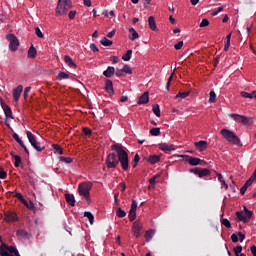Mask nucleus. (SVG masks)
I'll use <instances>...</instances> for the list:
<instances>
[{
	"label": "nucleus",
	"mask_w": 256,
	"mask_h": 256,
	"mask_svg": "<svg viewBox=\"0 0 256 256\" xmlns=\"http://www.w3.org/2000/svg\"><path fill=\"white\" fill-rule=\"evenodd\" d=\"M17 143H19V145L24 148L25 153L29 154V149H27V146H25V143H23V140H19Z\"/></svg>",
	"instance_id": "52"
},
{
	"label": "nucleus",
	"mask_w": 256,
	"mask_h": 256,
	"mask_svg": "<svg viewBox=\"0 0 256 256\" xmlns=\"http://www.w3.org/2000/svg\"><path fill=\"white\" fill-rule=\"evenodd\" d=\"M187 159L186 161L189 163V165H192L193 167H196V165H199L201 163V159L195 158L193 156H185Z\"/></svg>",
	"instance_id": "18"
},
{
	"label": "nucleus",
	"mask_w": 256,
	"mask_h": 256,
	"mask_svg": "<svg viewBox=\"0 0 256 256\" xmlns=\"http://www.w3.org/2000/svg\"><path fill=\"white\" fill-rule=\"evenodd\" d=\"M221 223L224 225V227H227V229H231V221H229V219L223 218Z\"/></svg>",
	"instance_id": "44"
},
{
	"label": "nucleus",
	"mask_w": 256,
	"mask_h": 256,
	"mask_svg": "<svg viewBox=\"0 0 256 256\" xmlns=\"http://www.w3.org/2000/svg\"><path fill=\"white\" fill-rule=\"evenodd\" d=\"M174 49H176V51H179V49H183V41H180L177 44H175Z\"/></svg>",
	"instance_id": "56"
},
{
	"label": "nucleus",
	"mask_w": 256,
	"mask_h": 256,
	"mask_svg": "<svg viewBox=\"0 0 256 256\" xmlns=\"http://www.w3.org/2000/svg\"><path fill=\"white\" fill-rule=\"evenodd\" d=\"M64 61L67 63L68 67H73L74 69H77V64L73 62V59L69 55L64 56Z\"/></svg>",
	"instance_id": "21"
},
{
	"label": "nucleus",
	"mask_w": 256,
	"mask_h": 256,
	"mask_svg": "<svg viewBox=\"0 0 256 256\" xmlns=\"http://www.w3.org/2000/svg\"><path fill=\"white\" fill-rule=\"evenodd\" d=\"M231 119L236 121V123H242L243 125H249V118L239 114H230Z\"/></svg>",
	"instance_id": "9"
},
{
	"label": "nucleus",
	"mask_w": 256,
	"mask_h": 256,
	"mask_svg": "<svg viewBox=\"0 0 256 256\" xmlns=\"http://www.w3.org/2000/svg\"><path fill=\"white\" fill-rule=\"evenodd\" d=\"M112 151L115 153H110L106 158V165L108 169H115L120 163L123 171L129 169V154L125 151V148L121 144H114L111 146Z\"/></svg>",
	"instance_id": "1"
},
{
	"label": "nucleus",
	"mask_w": 256,
	"mask_h": 256,
	"mask_svg": "<svg viewBox=\"0 0 256 256\" xmlns=\"http://www.w3.org/2000/svg\"><path fill=\"white\" fill-rule=\"evenodd\" d=\"M116 215H117V217L123 218V217H126L127 212H125V210H123L121 208H118L116 211Z\"/></svg>",
	"instance_id": "41"
},
{
	"label": "nucleus",
	"mask_w": 256,
	"mask_h": 256,
	"mask_svg": "<svg viewBox=\"0 0 256 256\" xmlns=\"http://www.w3.org/2000/svg\"><path fill=\"white\" fill-rule=\"evenodd\" d=\"M26 135L29 143L36 151L41 152L43 151V149H45V146H41V143H39L37 139H35V135H33V133L27 131Z\"/></svg>",
	"instance_id": "6"
},
{
	"label": "nucleus",
	"mask_w": 256,
	"mask_h": 256,
	"mask_svg": "<svg viewBox=\"0 0 256 256\" xmlns=\"http://www.w3.org/2000/svg\"><path fill=\"white\" fill-rule=\"evenodd\" d=\"M148 25H149L151 31H157V24L155 23V17L150 16L148 18Z\"/></svg>",
	"instance_id": "23"
},
{
	"label": "nucleus",
	"mask_w": 256,
	"mask_h": 256,
	"mask_svg": "<svg viewBox=\"0 0 256 256\" xmlns=\"http://www.w3.org/2000/svg\"><path fill=\"white\" fill-rule=\"evenodd\" d=\"M90 49L91 51H93V53L99 52V48H97V46L94 43L90 44Z\"/></svg>",
	"instance_id": "58"
},
{
	"label": "nucleus",
	"mask_w": 256,
	"mask_h": 256,
	"mask_svg": "<svg viewBox=\"0 0 256 256\" xmlns=\"http://www.w3.org/2000/svg\"><path fill=\"white\" fill-rule=\"evenodd\" d=\"M191 95V92H179L176 96L175 99H180V101H183V99H187Z\"/></svg>",
	"instance_id": "28"
},
{
	"label": "nucleus",
	"mask_w": 256,
	"mask_h": 256,
	"mask_svg": "<svg viewBox=\"0 0 256 256\" xmlns=\"http://www.w3.org/2000/svg\"><path fill=\"white\" fill-rule=\"evenodd\" d=\"M131 55H133V50H127V52L122 56L123 61H131Z\"/></svg>",
	"instance_id": "33"
},
{
	"label": "nucleus",
	"mask_w": 256,
	"mask_h": 256,
	"mask_svg": "<svg viewBox=\"0 0 256 256\" xmlns=\"http://www.w3.org/2000/svg\"><path fill=\"white\" fill-rule=\"evenodd\" d=\"M231 240H232V243H239V234L233 233L231 235Z\"/></svg>",
	"instance_id": "47"
},
{
	"label": "nucleus",
	"mask_w": 256,
	"mask_h": 256,
	"mask_svg": "<svg viewBox=\"0 0 256 256\" xmlns=\"http://www.w3.org/2000/svg\"><path fill=\"white\" fill-rule=\"evenodd\" d=\"M194 145L198 151H205L207 149V141L205 140L195 142Z\"/></svg>",
	"instance_id": "15"
},
{
	"label": "nucleus",
	"mask_w": 256,
	"mask_h": 256,
	"mask_svg": "<svg viewBox=\"0 0 256 256\" xmlns=\"http://www.w3.org/2000/svg\"><path fill=\"white\" fill-rule=\"evenodd\" d=\"M152 111L156 117H161V109L159 108V104L154 105Z\"/></svg>",
	"instance_id": "36"
},
{
	"label": "nucleus",
	"mask_w": 256,
	"mask_h": 256,
	"mask_svg": "<svg viewBox=\"0 0 256 256\" xmlns=\"http://www.w3.org/2000/svg\"><path fill=\"white\" fill-rule=\"evenodd\" d=\"M84 217H87V219L90 221V224L93 225V221L95 219V217L93 216V213L84 212Z\"/></svg>",
	"instance_id": "38"
},
{
	"label": "nucleus",
	"mask_w": 256,
	"mask_h": 256,
	"mask_svg": "<svg viewBox=\"0 0 256 256\" xmlns=\"http://www.w3.org/2000/svg\"><path fill=\"white\" fill-rule=\"evenodd\" d=\"M133 70H131V66L124 65L122 69H116V77H123V75H131Z\"/></svg>",
	"instance_id": "10"
},
{
	"label": "nucleus",
	"mask_w": 256,
	"mask_h": 256,
	"mask_svg": "<svg viewBox=\"0 0 256 256\" xmlns=\"http://www.w3.org/2000/svg\"><path fill=\"white\" fill-rule=\"evenodd\" d=\"M229 47H231V34L226 36V43L224 46V51H229Z\"/></svg>",
	"instance_id": "34"
},
{
	"label": "nucleus",
	"mask_w": 256,
	"mask_h": 256,
	"mask_svg": "<svg viewBox=\"0 0 256 256\" xmlns=\"http://www.w3.org/2000/svg\"><path fill=\"white\" fill-rule=\"evenodd\" d=\"M52 147L58 152V155H63V148L59 144H53Z\"/></svg>",
	"instance_id": "43"
},
{
	"label": "nucleus",
	"mask_w": 256,
	"mask_h": 256,
	"mask_svg": "<svg viewBox=\"0 0 256 256\" xmlns=\"http://www.w3.org/2000/svg\"><path fill=\"white\" fill-rule=\"evenodd\" d=\"M17 143H19V145L24 148L25 153L29 154V149H27V146H25V143H23V140H19Z\"/></svg>",
	"instance_id": "53"
},
{
	"label": "nucleus",
	"mask_w": 256,
	"mask_h": 256,
	"mask_svg": "<svg viewBox=\"0 0 256 256\" xmlns=\"http://www.w3.org/2000/svg\"><path fill=\"white\" fill-rule=\"evenodd\" d=\"M220 134L222 135L223 139L228 141V143H231L232 145H239L240 147L243 145L241 144V139L239 136L233 133V131L223 128L220 131Z\"/></svg>",
	"instance_id": "2"
},
{
	"label": "nucleus",
	"mask_w": 256,
	"mask_h": 256,
	"mask_svg": "<svg viewBox=\"0 0 256 256\" xmlns=\"http://www.w3.org/2000/svg\"><path fill=\"white\" fill-rule=\"evenodd\" d=\"M93 187V183L91 182H82L78 185V193L81 197H84L86 201L91 199V189Z\"/></svg>",
	"instance_id": "3"
},
{
	"label": "nucleus",
	"mask_w": 256,
	"mask_h": 256,
	"mask_svg": "<svg viewBox=\"0 0 256 256\" xmlns=\"http://www.w3.org/2000/svg\"><path fill=\"white\" fill-rule=\"evenodd\" d=\"M17 143H19V145L24 148L25 153L29 154V149H27V146H25V143H23V140H19Z\"/></svg>",
	"instance_id": "51"
},
{
	"label": "nucleus",
	"mask_w": 256,
	"mask_h": 256,
	"mask_svg": "<svg viewBox=\"0 0 256 256\" xmlns=\"http://www.w3.org/2000/svg\"><path fill=\"white\" fill-rule=\"evenodd\" d=\"M58 79H59V81H62V79H69V74H67L65 72H60L58 74Z\"/></svg>",
	"instance_id": "46"
},
{
	"label": "nucleus",
	"mask_w": 256,
	"mask_h": 256,
	"mask_svg": "<svg viewBox=\"0 0 256 256\" xmlns=\"http://www.w3.org/2000/svg\"><path fill=\"white\" fill-rule=\"evenodd\" d=\"M28 57L31 59H35V57H37V49L33 47V45L28 50Z\"/></svg>",
	"instance_id": "29"
},
{
	"label": "nucleus",
	"mask_w": 256,
	"mask_h": 256,
	"mask_svg": "<svg viewBox=\"0 0 256 256\" xmlns=\"http://www.w3.org/2000/svg\"><path fill=\"white\" fill-rule=\"evenodd\" d=\"M101 45H103L104 47H111V45H113V41L107 39L106 37L102 38L100 40Z\"/></svg>",
	"instance_id": "32"
},
{
	"label": "nucleus",
	"mask_w": 256,
	"mask_h": 256,
	"mask_svg": "<svg viewBox=\"0 0 256 256\" xmlns=\"http://www.w3.org/2000/svg\"><path fill=\"white\" fill-rule=\"evenodd\" d=\"M209 103H215L217 101V94H215V91L210 92V98H209Z\"/></svg>",
	"instance_id": "42"
},
{
	"label": "nucleus",
	"mask_w": 256,
	"mask_h": 256,
	"mask_svg": "<svg viewBox=\"0 0 256 256\" xmlns=\"http://www.w3.org/2000/svg\"><path fill=\"white\" fill-rule=\"evenodd\" d=\"M141 158H139V154H136L134 156V160H133V167H137V163H139Z\"/></svg>",
	"instance_id": "54"
},
{
	"label": "nucleus",
	"mask_w": 256,
	"mask_h": 256,
	"mask_svg": "<svg viewBox=\"0 0 256 256\" xmlns=\"http://www.w3.org/2000/svg\"><path fill=\"white\" fill-rule=\"evenodd\" d=\"M200 171H201V168L190 169V173H194V175H198V176H199Z\"/></svg>",
	"instance_id": "59"
},
{
	"label": "nucleus",
	"mask_w": 256,
	"mask_h": 256,
	"mask_svg": "<svg viewBox=\"0 0 256 256\" xmlns=\"http://www.w3.org/2000/svg\"><path fill=\"white\" fill-rule=\"evenodd\" d=\"M159 177V175H156V176H154L153 178H151L150 180H149V183H150V185H155V183H157V178Z\"/></svg>",
	"instance_id": "61"
},
{
	"label": "nucleus",
	"mask_w": 256,
	"mask_h": 256,
	"mask_svg": "<svg viewBox=\"0 0 256 256\" xmlns=\"http://www.w3.org/2000/svg\"><path fill=\"white\" fill-rule=\"evenodd\" d=\"M4 113H5L6 119H13V111L11 110V107L5 106Z\"/></svg>",
	"instance_id": "27"
},
{
	"label": "nucleus",
	"mask_w": 256,
	"mask_h": 256,
	"mask_svg": "<svg viewBox=\"0 0 256 256\" xmlns=\"http://www.w3.org/2000/svg\"><path fill=\"white\" fill-rule=\"evenodd\" d=\"M116 74L115 67L109 66L104 72V77H107V79H111Z\"/></svg>",
	"instance_id": "14"
},
{
	"label": "nucleus",
	"mask_w": 256,
	"mask_h": 256,
	"mask_svg": "<svg viewBox=\"0 0 256 256\" xmlns=\"http://www.w3.org/2000/svg\"><path fill=\"white\" fill-rule=\"evenodd\" d=\"M141 229H143V223L141 221H135L132 225V233L134 237H141Z\"/></svg>",
	"instance_id": "8"
},
{
	"label": "nucleus",
	"mask_w": 256,
	"mask_h": 256,
	"mask_svg": "<svg viewBox=\"0 0 256 256\" xmlns=\"http://www.w3.org/2000/svg\"><path fill=\"white\" fill-rule=\"evenodd\" d=\"M216 175L218 177V181H220V183H224V189H229V185H227V182H225L223 175L221 173H217V172H216Z\"/></svg>",
	"instance_id": "35"
},
{
	"label": "nucleus",
	"mask_w": 256,
	"mask_h": 256,
	"mask_svg": "<svg viewBox=\"0 0 256 256\" xmlns=\"http://www.w3.org/2000/svg\"><path fill=\"white\" fill-rule=\"evenodd\" d=\"M130 221H135L137 217V211L130 210L128 215Z\"/></svg>",
	"instance_id": "45"
},
{
	"label": "nucleus",
	"mask_w": 256,
	"mask_h": 256,
	"mask_svg": "<svg viewBox=\"0 0 256 256\" xmlns=\"http://www.w3.org/2000/svg\"><path fill=\"white\" fill-rule=\"evenodd\" d=\"M242 97H244L245 99H253V93H247V92H241Z\"/></svg>",
	"instance_id": "49"
},
{
	"label": "nucleus",
	"mask_w": 256,
	"mask_h": 256,
	"mask_svg": "<svg viewBox=\"0 0 256 256\" xmlns=\"http://www.w3.org/2000/svg\"><path fill=\"white\" fill-rule=\"evenodd\" d=\"M7 41H9V49L12 51H17L19 49V39L15 34H8L6 36Z\"/></svg>",
	"instance_id": "7"
},
{
	"label": "nucleus",
	"mask_w": 256,
	"mask_h": 256,
	"mask_svg": "<svg viewBox=\"0 0 256 256\" xmlns=\"http://www.w3.org/2000/svg\"><path fill=\"white\" fill-rule=\"evenodd\" d=\"M129 39L130 41H135V39H139V33H137V30L135 28L129 29Z\"/></svg>",
	"instance_id": "20"
},
{
	"label": "nucleus",
	"mask_w": 256,
	"mask_h": 256,
	"mask_svg": "<svg viewBox=\"0 0 256 256\" xmlns=\"http://www.w3.org/2000/svg\"><path fill=\"white\" fill-rule=\"evenodd\" d=\"M19 217H17V214L15 212H6L4 215V221L6 223H11L13 221H17Z\"/></svg>",
	"instance_id": "11"
},
{
	"label": "nucleus",
	"mask_w": 256,
	"mask_h": 256,
	"mask_svg": "<svg viewBox=\"0 0 256 256\" xmlns=\"http://www.w3.org/2000/svg\"><path fill=\"white\" fill-rule=\"evenodd\" d=\"M150 134L153 136V137H158V135H161V128H152L150 130Z\"/></svg>",
	"instance_id": "37"
},
{
	"label": "nucleus",
	"mask_w": 256,
	"mask_h": 256,
	"mask_svg": "<svg viewBox=\"0 0 256 256\" xmlns=\"http://www.w3.org/2000/svg\"><path fill=\"white\" fill-rule=\"evenodd\" d=\"M159 149H161V151H175V146L169 143H160Z\"/></svg>",
	"instance_id": "17"
},
{
	"label": "nucleus",
	"mask_w": 256,
	"mask_h": 256,
	"mask_svg": "<svg viewBox=\"0 0 256 256\" xmlns=\"http://www.w3.org/2000/svg\"><path fill=\"white\" fill-rule=\"evenodd\" d=\"M250 251L253 256H256V246H251Z\"/></svg>",
	"instance_id": "64"
},
{
	"label": "nucleus",
	"mask_w": 256,
	"mask_h": 256,
	"mask_svg": "<svg viewBox=\"0 0 256 256\" xmlns=\"http://www.w3.org/2000/svg\"><path fill=\"white\" fill-rule=\"evenodd\" d=\"M130 211H137V202L135 200L132 201Z\"/></svg>",
	"instance_id": "60"
},
{
	"label": "nucleus",
	"mask_w": 256,
	"mask_h": 256,
	"mask_svg": "<svg viewBox=\"0 0 256 256\" xmlns=\"http://www.w3.org/2000/svg\"><path fill=\"white\" fill-rule=\"evenodd\" d=\"M161 157H159L158 155H152L148 158L149 163H151V165H155V163H159Z\"/></svg>",
	"instance_id": "31"
},
{
	"label": "nucleus",
	"mask_w": 256,
	"mask_h": 256,
	"mask_svg": "<svg viewBox=\"0 0 256 256\" xmlns=\"http://www.w3.org/2000/svg\"><path fill=\"white\" fill-rule=\"evenodd\" d=\"M252 185H253V182L250 179H248L240 189L241 195H245V193L247 192V189H249V187H251Z\"/></svg>",
	"instance_id": "22"
},
{
	"label": "nucleus",
	"mask_w": 256,
	"mask_h": 256,
	"mask_svg": "<svg viewBox=\"0 0 256 256\" xmlns=\"http://www.w3.org/2000/svg\"><path fill=\"white\" fill-rule=\"evenodd\" d=\"M66 203L71 207H75V196L73 194H65Z\"/></svg>",
	"instance_id": "19"
},
{
	"label": "nucleus",
	"mask_w": 256,
	"mask_h": 256,
	"mask_svg": "<svg viewBox=\"0 0 256 256\" xmlns=\"http://www.w3.org/2000/svg\"><path fill=\"white\" fill-rule=\"evenodd\" d=\"M0 179H7V172L3 168H0Z\"/></svg>",
	"instance_id": "55"
},
{
	"label": "nucleus",
	"mask_w": 256,
	"mask_h": 256,
	"mask_svg": "<svg viewBox=\"0 0 256 256\" xmlns=\"http://www.w3.org/2000/svg\"><path fill=\"white\" fill-rule=\"evenodd\" d=\"M10 155H11V157H12L13 159H15L14 166H15V167H20V165H21V156L15 154V153H13V152L10 153Z\"/></svg>",
	"instance_id": "26"
},
{
	"label": "nucleus",
	"mask_w": 256,
	"mask_h": 256,
	"mask_svg": "<svg viewBox=\"0 0 256 256\" xmlns=\"http://www.w3.org/2000/svg\"><path fill=\"white\" fill-rule=\"evenodd\" d=\"M82 131H83L84 135H91V133H92L91 129H89V128H83Z\"/></svg>",
	"instance_id": "63"
},
{
	"label": "nucleus",
	"mask_w": 256,
	"mask_h": 256,
	"mask_svg": "<svg viewBox=\"0 0 256 256\" xmlns=\"http://www.w3.org/2000/svg\"><path fill=\"white\" fill-rule=\"evenodd\" d=\"M30 91H31V87L29 86L24 89V99H27V97H29Z\"/></svg>",
	"instance_id": "57"
},
{
	"label": "nucleus",
	"mask_w": 256,
	"mask_h": 256,
	"mask_svg": "<svg viewBox=\"0 0 256 256\" xmlns=\"http://www.w3.org/2000/svg\"><path fill=\"white\" fill-rule=\"evenodd\" d=\"M104 89L106 93H108L109 95H113L115 93V90L113 89V81L106 80Z\"/></svg>",
	"instance_id": "13"
},
{
	"label": "nucleus",
	"mask_w": 256,
	"mask_h": 256,
	"mask_svg": "<svg viewBox=\"0 0 256 256\" xmlns=\"http://www.w3.org/2000/svg\"><path fill=\"white\" fill-rule=\"evenodd\" d=\"M199 27H209V20L204 18V19L201 21Z\"/></svg>",
	"instance_id": "50"
},
{
	"label": "nucleus",
	"mask_w": 256,
	"mask_h": 256,
	"mask_svg": "<svg viewBox=\"0 0 256 256\" xmlns=\"http://www.w3.org/2000/svg\"><path fill=\"white\" fill-rule=\"evenodd\" d=\"M234 253L236 256H242V255H245V254H241V251H243V247L242 246H236L234 247L233 249Z\"/></svg>",
	"instance_id": "39"
},
{
	"label": "nucleus",
	"mask_w": 256,
	"mask_h": 256,
	"mask_svg": "<svg viewBox=\"0 0 256 256\" xmlns=\"http://www.w3.org/2000/svg\"><path fill=\"white\" fill-rule=\"evenodd\" d=\"M110 61H112L113 65H115V64L119 63V57H117V56H112V57L110 58Z\"/></svg>",
	"instance_id": "62"
},
{
	"label": "nucleus",
	"mask_w": 256,
	"mask_h": 256,
	"mask_svg": "<svg viewBox=\"0 0 256 256\" xmlns=\"http://www.w3.org/2000/svg\"><path fill=\"white\" fill-rule=\"evenodd\" d=\"M59 159L62 163H66V164L73 163V158L71 157L61 156Z\"/></svg>",
	"instance_id": "40"
},
{
	"label": "nucleus",
	"mask_w": 256,
	"mask_h": 256,
	"mask_svg": "<svg viewBox=\"0 0 256 256\" xmlns=\"http://www.w3.org/2000/svg\"><path fill=\"white\" fill-rule=\"evenodd\" d=\"M21 93H23V86L18 85L12 92L13 99L17 103L21 97Z\"/></svg>",
	"instance_id": "12"
},
{
	"label": "nucleus",
	"mask_w": 256,
	"mask_h": 256,
	"mask_svg": "<svg viewBox=\"0 0 256 256\" xmlns=\"http://www.w3.org/2000/svg\"><path fill=\"white\" fill-rule=\"evenodd\" d=\"M35 33L39 39H43V32H41V29L39 27L35 28Z\"/></svg>",
	"instance_id": "48"
},
{
	"label": "nucleus",
	"mask_w": 256,
	"mask_h": 256,
	"mask_svg": "<svg viewBox=\"0 0 256 256\" xmlns=\"http://www.w3.org/2000/svg\"><path fill=\"white\" fill-rule=\"evenodd\" d=\"M68 9H71V0H58L57 15H65Z\"/></svg>",
	"instance_id": "4"
},
{
	"label": "nucleus",
	"mask_w": 256,
	"mask_h": 256,
	"mask_svg": "<svg viewBox=\"0 0 256 256\" xmlns=\"http://www.w3.org/2000/svg\"><path fill=\"white\" fill-rule=\"evenodd\" d=\"M153 235H155V230H148L145 232V239L147 242L151 241V239H153Z\"/></svg>",
	"instance_id": "30"
},
{
	"label": "nucleus",
	"mask_w": 256,
	"mask_h": 256,
	"mask_svg": "<svg viewBox=\"0 0 256 256\" xmlns=\"http://www.w3.org/2000/svg\"><path fill=\"white\" fill-rule=\"evenodd\" d=\"M236 217L239 221H243V223H249L251 217H253V211L244 207V211L236 212Z\"/></svg>",
	"instance_id": "5"
},
{
	"label": "nucleus",
	"mask_w": 256,
	"mask_h": 256,
	"mask_svg": "<svg viewBox=\"0 0 256 256\" xmlns=\"http://www.w3.org/2000/svg\"><path fill=\"white\" fill-rule=\"evenodd\" d=\"M16 235L18 237H21L22 239H27V237H29V232L28 231H25L23 229H18L16 231Z\"/></svg>",
	"instance_id": "25"
},
{
	"label": "nucleus",
	"mask_w": 256,
	"mask_h": 256,
	"mask_svg": "<svg viewBox=\"0 0 256 256\" xmlns=\"http://www.w3.org/2000/svg\"><path fill=\"white\" fill-rule=\"evenodd\" d=\"M149 103V92H144L138 101V105H147Z\"/></svg>",
	"instance_id": "16"
},
{
	"label": "nucleus",
	"mask_w": 256,
	"mask_h": 256,
	"mask_svg": "<svg viewBox=\"0 0 256 256\" xmlns=\"http://www.w3.org/2000/svg\"><path fill=\"white\" fill-rule=\"evenodd\" d=\"M209 175H211V170L207 169V168H200V172L198 177L203 178V177H209Z\"/></svg>",
	"instance_id": "24"
}]
</instances>
